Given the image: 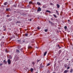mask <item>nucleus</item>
Masks as SVG:
<instances>
[{
  "label": "nucleus",
  "instance_id": "nucleus-1",
  "mask_svg": "<svg viewBox=\"0 0 73 73\" xmlns=\"http://www.w3.org/2000/svg\"><path fill=\"white\" fill-rule=\"evenodd\" d=\"M7 62L9 65H10L11 63V61L10 60V59H8L7 60Z\"/></svg>",
  "mask_w": 73,
  "mask_h": 73
},
{
  "label": "nucleus",
  "instance_id": "nucleus-2",
  "mask_svg": "<svg viewBox=\"0 0 73 73\" xmlns=\"http://www.w3.org/2000/svg\"><path fill=\"white\" fill-rule=\"evenodd\" d=\"M41 11V8L40 7H39L38 8V9L37 10V11Z\"/></svg>",
  "mask_w": 73,
  "mask_h": 73
},
{
  "label": "nucleus",
  "instance_id": "nucleus-3",
  "mask_svg": "<svg viewBox=\"0 0 73 73\" xmlns=\"http://www.w3.org/2000/svg\"><path fill=\"white\" fill-rule=\"evenodd\" d=\"M68 72H69V71H68V70H65L64 71V73H68Z\"/></svg>",
  "mask_w": 73,
  "mask_h": 73
},
{
  "label": "nucleus",
  "instance_id": "nucleus-4",
  "mask_svg": "<svg viewBox=\"0 0 73 73\" xmlns=\"http://www.w3.org/2000/svg\"><path fill=\"white\" fill-rule=\"evenodd\" d=\"M3 62L5 64H7V62L6 61V60H4L3 61Z\"/></svg>",
  "mask_w": 73,
  "mask_h": 73
},
{
  "label": "nucleus",
  "instance_id": "nucleus-5",
  "mask_svg": "<svg viewBox=\"0 0 73 73\" xmlns=\"http://www.w3.org/2000/svg\"><path fill=\"white\" fill-rule=\"evenodd\" d=\"M56 5H57L58 8H60V5H58V4H57Z\"/></svg>",
  "mask_w": 73,
  "mask_h": 73
},
{
  "label": "nucleus",
  "instance_id": "nucleus-6",
  "mask_svg": "<svg viewBox=\"0 0 73 73\" xmlns=\"http://www.w3.org/2000/svg\"><path fill=\"white\" fill-rule=\"evenodd\" d=\"M56 13H57V15H59V13H58V11H57V10H56Z\"/></svg>",
  "mask_w": 73,
  "mask_h": 73
},
{
  "label": "nucleus",
  "instance_id": "nucleus-7",
  "mask_svg": "<svg viewBox=\"0 0 73 73\" xmlns=\"http://www.w3.org/2000/svg\"><path fill=\"white\" fill-rule=\"evenodd\" d=\"M9 58H10V59H12V56L11 55H9Z\"/></svg>",
  "mask_w": 73,
  "mask_h": 73
},
{
  "label": "nucleus",
  "instance_id": "nucleus-8",
  "mask_svg": "<svg viewBox=\"0 0 73 73\" xmlns=\"http://www.w3.org/2000/svg\"><path fill=\"white\" fill-rule=\"evenodd\" d=\"M16 52L17 53H20V51L18 50H17Z\"/></svg>",
  "mask_w": 73,
  "mask_h": 73
},
{
  "label": "nucleus",
  "instance_id": "nucleus-9",
  "mask_svg": "<svg viewBox=\"0 0 73 73\" xmlns=\"http://www.w3.org/2000/svg\"><path fill=\"white\" fill-rule=\"evenodd\" d=\"M47 53V52H45L44 53V56H45L46 55V54Z\"/></svg>",
  "mask_w": 73,
  "mask_h": 73
},
{
  "label": "nucleus",
  "instance_id": "nucleus-10",
  "mask_svg": "<svg viewBox=\"0 0 73 73\" xmlns=\"http://www.w3.org/2000/svg\"><path fill=\"white\" fill-rule=\"evenodd\" d=\"M70 73H72L73 72V69H71L70 70Z\"/></svg>",
  "mask_w": 73,
  "mask_h": 73
},
{
  "label": "nucleus",
  "instance_id": "nucleus-11",
  "mask_svg": "<svg viewBox=\"0 0 73 73\" xmlns=\"http://www.w3.org/2000/svg\"><path fill=\"white\" fill-rule=\"evenodd\" d=\"M46 12H48V13H50V11H49V10H46Z\"/></svg>",
  "mask_w": 73,
  "mask_h": 73
},
{
  "label": "nucleus",
  "instance_id": "nucleus-12",
  "mask_svg": "<svg viewBox=\"0 0 73 73\" xmlns=\"http://www.w3.org/2000/svg\"><path fill=\"white\" fill-rule=\"evenodd\" d=\"M53 16L54 17H55V18H57V16H56V15L54 14Z\"/></svg>",
  "mask_w": 73,
  "mask_h": 73
},
{
  "label": "nucleus",
  "instance_id": "nucleus-13",
  "mask_svg": "<svg viewBox=\"0 0 73 73\" xmlns=\"http://www.w3.org/2000/svg\"><path fill=\"white\" fill-rule=\"evenodd\" d=\"M61 52V50H60L59 51L58 54H60Z\"/></svg>",
  "mask_w": 73,
  "mask_h": 73
},
{
  "label": "nucleus",
  "instance_id": "nucleus-14",
  "mask_svg": "<svg viewBox=\"0 0 73 73\" xmlns=\"http://www.w3.org/2000/svg\"><path fill=\"white\" fill-rule=\"evenodd\" d=\"M37 4L39 5H41V4H40V3L38 2H37Z\"/></svg>",
  "mask_w": 73,
  "mask_h": 73
},
{
  "label": "nucleus",
  "instance_id": "nucleus-15",
  "mask_svg": "<svg viewBox=\"0 0 73 73\" xmlns=\"http://www.w3.org/2000/svg\"><path fill=\"white\" fill-rule=\"evenodd\" d=\"M33 68H31V72H33Z\"/></svg>",
  "mask_w": 73,
  "mask_h": 73
},
{
  "label": "nucleus",
  "instance_id": "nucleus-16",
  "mask_svg": "<svg viewBox=\"0 0 73 73\" xmlns=\"http://www.w3.org/2000/svg\"><path fill=\"white\" fill-rule=\"evenodd\" d=\"M7 2H6L5 3H4V5H7Z\"/></svg>",
  "mask_w": 73,
  "mask_h": 73
},
{
  "label": "nucleus",
  "instance_id": "nucleus-17",
  "mask_svg": "<svg viewBox=\"0 0 73 73\" xmlns=\"http://www.w3.org/2000/svg\"><path fill=\"white\" fill-rule=\"evenodd\" d=\"M64 28L65 29H66L67 28V27H66V26H65L64 27Z\"/></svg>",
  "mask_w": 73,
  "mask_h": 73
},
{
  "label": "nucleus",
  "instance_id": "nucleus-18",
  "mask_svg": "<svg viewBox=\"0 0 73 73\" xmlns=\"http://www.w3.org/2000/svg\"><path fill=\"white\" fill-rule=\"evenodd\" d=\"M6 11H9V9H6Z\"/></svg>",
  "mask_w": 73,
  "mask_h": 73
},
{
  "label": "nucleus",
  "instance_id": "nucleus-19",
  "mask_svg": "<svg viewBox=\"0 0 73 73\" xmlns=\"http://www.w3.org/2000/svg\"><path fill=\"white\" fill-rule=\"evenodd\" d=\"M37 60V62H40V60Z\"/></svg>",
  "mask_w": 73,
  "mask_h": 73
},
{
  "label": "nucleus",
  "instance_id": "nucleus-20",
  "mask_svg": "<svg viewBox=\"0 0 73 73\" xmlns=\"http://www.w3.org/2000/svg\"><path fill=\"white\" fill-rule=\"evenodd\" d=\"M37 29H38V30H39V29H40V28L39 27H38Z\"/></svg>",
  "mask_w": 73,
  "mask_h": 73
},
{
  "label": "nucleus",
  "instance_id": "nucleus-21",
  "mask_svg": "<svg viewBox=\"0 0 73 73\" xmlns=\"http://www.w3.org/2000/svg\"><path fill=\"white\" fill-rule=\"evenodd\" d=\"M47 31H48L47 29H45L44 31L46 32H47Z\"/></svg>",
  "mask_w": 73,
  "mask_h": 73
},
{
  "label": "nucleus",
  "instance_id": "nucleus-22",
  "mask_svg": "<svg viewBox=\"0 0 73 73\" xmlns=\"http://www.w3.org/2000/svg\"><path fill=\"white\" fill-rule=\"evenodd\" d=\"M49 23H51V24H53V23H52V22L49 21Z\"/></svg>",
  "mask_w": 73,
  "mask_h": 73
},
{
  "label": "nucleus",
  "instance_id": "nucleus-23",
  "mask_svg": "<svg viewBox=\"0 0 73 73\" xmlns=\"http://www.w3.org/2000/svg\"><path fill=\"white\" fill-rule=\"evenodd\" d=\"M32 64H33V65H35V62H32Z\"/></svg>",
  "mask_w": 73,
  "mask_h": 73
},
{
  "label": "nucleus",
  "instance_id": "nucleus-24",
  "mask_svg": "<svg viewBox=\"0 0 73 73\" xmlns=\"http://www.w3.org/2000/svg\"><path fill=\"white\" fill-rule=\"evenodd\" d=\"M2 65H3V64L0 63V66H2Z\"/></svg>",
  "mask_w": 73,
  "mask_h": 73
},
{
  "label": "nucleus",
  "instance_id": "nucleus-25",
  "mask_svg": "<svg viewBox=\"0 0 73 73\" xmlns=\"http://www.w3.org/2000/svg\"><path fill=\"white\" fill-rule=\"evenodd\" d=\"M49 65H50V63H48L47 65V66H49Z\"/></svg>",
  "mask_w": 73,
  "mask_h": 73
},
{
  "label": "nucleus",
  "instance_id": "nucleus-26",
  "mask_svg": "<svg viewBox=\"0 0 73 73\" xmlns=\"http://www.w3.org/2000/svg\"><path fill=\"white\" fill-rule=\"evenodd\" d=\"M70 68V67H68L67 68V69H69Z\"/></svg>",
  "mask_w": 73,
  "mask_h": 73
},
{
  "label": "nucleus",
  "instance_id": "nucleus-27",
  "mask_svg": "<svg viewBox=\"0 0 73 73\" xmlns=\"http://www.w3.org/2000/svg\"><path fill=\"white\" fill-rule=\"evenodd\" d=\"M25 36H28V34H25Z\"/></svg>",
  "mask_w": 73,
  "mask_h": 73
},
{
  "label": "nucleus",
  "instance_id": "nucleus-28",
  "mask_svg": "<svg viewBox=\"0 0 73 73\" xmlns=\"http://www.w3.org/2000/svg\"><path fill=\"white\" fill-rule=\"evenodd\" d=\"M20 23V21H17V23Z\"/></svg>",
  "mask_w": 73,
  "mask_h": 73
},
{
  "label": "nucleus",
  "instance_id": "nucleus-29",
  "mask_svg": "<svg viewBox=\"0 0 73 73\" xmlns=\"http://www.w3.org/2000/svg\"><path fill=\"white\" fill-rule=\"evenodd\" d=\"M3 27L4 28H5L6 27H5V26H3Z\"/></svg>",
  "mask_w": 73,
  "mask_h": 73
},
{
  "label": "nucleus",
  "instance_id": "nucleus-30",
  "mask_svg": "<svg viewBox=\"0 0 73 73\" xmlns=\"http://www.w3.org/2000/svg\"><path fill=\"white\" fill-rule=\"evenodd\" d=\"M7 17H9V15H7Z\"/></svg>",
  "mask_w": 73,
  "mask_h": 73
},
{
  "label": "nucleus",
  "instance_id": "nucleus-31",
  "mask_svg": "<svg viewBox=\"0 0 73 73\" xmlns=\"http://www.w3.org/2000/svg\"><path fill=\"white\" fill-rule=\"evenodd\" d=\"M32 2H30L29 3V4H32Z\"/></svg>",
  "mask_w": 73,
  "mask_h": 73
},
{
  "label": "nucleus",
  "instance_id": "nucleus-32",
  "mask_svg": "<svg viewBox=\"0 0 73 73\" xmlns=\"http://www.w3.org/2000/svg\"><path fill=\"white\" fill-rule=\"evenodd\" d=\"M5 52H6V53H8V51L7 50H5Z\"/></svg>",
  "mask_w": 73,
  "mask_h": 73
},
{
  "label": "nucleus",
  "instance_id": "nucleus-33",
  "mask_svg": "<svg viewBox=\"0 0 73 73\" xmlns=\"http://www.w3.org/2000/svg\"><path fill=\"white\" fill-rule=\"evenodd\" d=\"M51 20H53V19L52 18H51Z\"/></svg>",
  "mask_w": 73,
  "mask_h": 73
},
{
  "label": "nucleus",
  "instance_id": "nucleus-34",
  "mask_svg": "<svg viewBox=\"0 0 73 73\" xmlns=\"http://www.w3.org/2000/svg\"><path fill=\"white\" fill-rule=\"evenodd\" d=\"M68 22H70V20H68Z\"/></svg>",
  "mask_w": 73,
  "mask_h": 73
},
{
  "label": "nucleus",
  "instance_id": "nucleus-35",
  "mask_svg": "<svg viewBox=\"0 0 73 73\" xmlns=\"http://www.w3.org/2000/svg\"><path fill=\"white\" fill-rule=\"evenodd\" d=\"M30 21H32V19H30Z\"/></svg>",
  "mask_w": 73,
  "mask_h": 73
},
{
  "label": "nucleus",
  "instance_id": "nucleus-36",
  "mask_svg": "<svg viewBox=\"0 0 73 73\" xmlns=\"http://www.w3.org/2000/svg\"><path fill=\"white\" fill-rule=\"evenodd\" d=\"M50 5H52V3H50Z\"/></svg>",
  "mask_w": 73,
  "mask_h": 73
},
{
  "label": "nucleus",
  "instance_id": "nucleus-37",
  "mask_svg": "<svg viewBox=\"0 0 73 73\" xmlns=\"http://www.w3.org/2000/svg\"><path fill=\"white\" fill-rule=\"evenodd\" d=\"M58 47H60V46L59 45H58Z\"/></svg>",
  "mask_w": 73,
  "mask_h": 73
},
{
  "label": "nucleus",
  "instance_id": "nucleus-38",
  "mask_svg": "<svg viewBox=\"0 0 73 73\" xmlns=\"http://www.w3.org/2000/svg\"><path fill=\"white\" fill-rule=\"evenodd\" d=\"M60 48H61V47H59V48L60 49Z\"/></svg>",
  "mask_w": 73,
  "mask_h": 73
},
{
  "label": "nucleus",
  "instance_id": "nucleus-39",
  "mask_svg": "<svg viewBox=\"0 0 73 73\" xmlns=\"http://www.w3.org/2000/svg\"><path fill=\"white\" fill-rule=\"evenodd\" d=\"M36 48H37V49H38V47H36Z\"/></svg>",
  "mask_w": 73,
  "mask_h": 73
},
{
  "label": "nucleus",
  "instance_id": "nucleus-40",
  "mask_svg": "<svg viewBox=\"0 0 73 73\" xmlns=\"http://www.w3.org/2000/svg\"><path fill=\"white\" fill-rule=\"evenodd\" d=\"M30 48H32V47H31V46H30Z\"/></svg>",
  "mask_w": 73,
  "mask_h": 73
},
{
  "label": "nucleus",
  "instance_id": "nucleus-41",
  "mask_svg": "<svg viewBox=\"0 0 73 73\" xmlns=\"http://www.w3.org/2000/svg\"><path fill=\"white\" fill-rule=\"evenodd\" d=\"M53 23H52V24H51V25H52V24H53Z\"/></svg>",
  "mask_w": 73,
  "mask_h": 73
},
{
  "label": "nucleus",
  "instance_id": "nucleus-42",
  "mask_svg": "<svg viewBox=\"0 0 73 73\" xmlns=\"http://www.w3.org/2000/svg\"><path fill=\"white\" fill-rule=\"evenodd\" d=\"M4 37L3 36V38H4Z\"/></svg>",
  "mask_w": 73,
  "mask_h": 73
},
{
  "label": "nucleus",
  "instance_id": "nucleus-43",
  "mask_svg": "<svg viewBox=\"0 0 73 73\" xmlns=\"http://www.w3.org/2000/svg\"><path fill=\"white\" fill-rule=\"evenodd\" d=\"M4 31H5V30L4 29Z\"/></svg>",
  "mask_w": 73,
  "mask_h": 73
},
{
  "label": "nucleus",
  "instance_id": "nucleus-44",
  "mask_svg": "<svg viewBox=\"0 0 73 73\" xmlns=\"http://www.w3.org/2000/svg\"><path fill=\"white\" fill-rule=\"evenodd\" d=\"M52 73H55V72H53Z\"/></svg>",
  "mask_w": 73,
  "mask_h": 73
},
{
  "label": "nucleus",
  "instance_id": "nucleus-45",
  "mask_svg": "<svg viewBox=\"0 0 73 73\" xmlns=\"http://www.w3.org/2000/svg\"><path fill=\"white\" fill-rule=\"evenodd\" d=\"M67 60H68V59H67Z\"/></svg>",
  "mask_w": 73,
  "mask_h": 73
}]
</instances>
